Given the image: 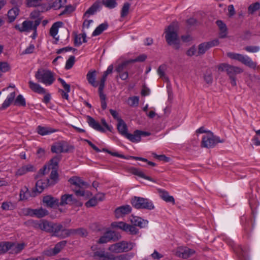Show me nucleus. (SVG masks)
I'll use <instances>...</instances> for the list:
<instances>
[{
	"label": "nucleus",
	"instance_id": "26",
	"mask_svg": "<svg viewBox=\"0 0 260 260\" xmlns=\"http://www.w3.org/2000/svg\"><path fill=\"white\" fill-rule=\"evenodd\" d=\"M36 170L35 169L34 166L29 164L27 165L23 166L20 169H19L17 171L15 175L16 176H21L26 174L27 172H34Z\"/></svg>",
	"mask_w": 260,
	"mask_h": 260
},
{
	"label": "nucleus",
	"instance_id": "32",
	"mask_svg": "<svg viewBox=\"0 0 260 260\" xmlns=\"http://www.w3.org/2000/svg\"><path fill=\"white\" fill-rule=\"evenodd\" d=\"M160 198L166 202L172 203L175 204V200L173 196H169L168 191L159 189L158 190Z\"/></svg>",
	"mask_w": 260,
	"mask_h": 260
},
{
	"label": "nucleus",
	"instance_id": "50",
	"mask_svg": "<svg viewBox=\"0 0 260 260\" xmlns=\"http://www.w3.org/2000/svg\"><path fill=\"white\" fill-rule=\"evenodd\" d=\"M51 170V167H49L48 165H45L42 169H41L37 176H36V178H40L45 174L49 173L50 170Z\"/></svg>",
	"mask_w": 260,
	"mask_h": 260
},
{
	"label": "nucleus",
	"instance_id": "42",
	"mask_svg": "<svg viewBox=\"0 0 260 260\" xmlns=\"http://www.w3.org/2000/svg\"><path fill=\"white\" fill-rule=\"evenodd\" d=\"M34 211V216L38 218H42L49 214L48 211L46 209L42 208L35 209Z\"/></svg>",
	"mask_w": 260,
	"mask_h": 260
},
{
	"label": "nucleus",
	"instance_id": "14",
	"mask_svg": "<svg viewBox=\"0 0 260 260\" xmlns=\"http://www.w3.org/2000/svg\"><path fill=\"white\" fill-rule=\"evenodd\" d=\"M121 237L120 235L114 231H108L101 237L99 239L98 243L99 244L106 243L111 240L113 241L118 240Z\"/></svg>",
	"mask_w": 260,
	"mask_h": 260
},
{
	"label": "nucleus",
	"instance_id": "48",
	"mask_svg": "<svg viewBox=\"0 0 260 260\" xmlns=\"http://www.w3.org/2000/svg\"><path fill=\"white\" fill-rule=\"evenodd\" d=\"M260 9V3L256 2L251 4L248 8L249 14H253L255 12Z\"/></svg>",
	"mask_w": 260,
	"mask_h": 260
},
{
	"label": "nucleus",
	"instance_id": "34",
	"mask_svg": "<svg viewBox=\"0 0 260 260\" xmlns=\"http://www.w3.org/2000/svg\"><path fill=\"white\" fill-rule=\"evenodd\" d=\"M19 10L17 7H15L10 9L7 14L8 22L9 23L13 22L19 14Z\"/></svg>",
	"mask_w": 260,
	"mask_h": 260
},
{
	"label": "nucleus",
	"instance_id": "2",
	"mask_svg": "<svg viewBox=\"0 0 260 260\" xmlns=\"http://www.w3.org/2000/svg\"><path fill=\"white\" fill-rule=\"evenodd\" d=\"M35 228L47 233H52L53 236L62 238L61 235L63 228L62 224L54 223L46 220L35 224Z\"/></svg>",
	"mask_w": 260,
	"mask_h": 260
},
{
	"label": "nucleus",
	"instance_id": "4",
	"mask_svg": "<svg viewBox=\"0 0 260 260\" xmlns=\"http://www.w3.org/2000/svg\"><path fill=\"white\" fill-rule=\"evenodd\" d=\"M218 69L221 72H225L231 80V83L233 86L237 85L235 76L243 72V70L238 67L229 64L228 63L220 64Z\"/></svg>",
	"mask_w": 260,
	"mask_h": 260
},
{
	"label": "nucleus",
	"instance_id": "10",
	"mask_svg": "<svg viewBox=\"0 0 260 260\" xmlns=\"http://www.w3.org/2000/svg\"><path fill=\"white\" fill-rule=\"evenodd\" d=\"M227 56L233 59L237 60L244 64L252 69H255L256 67V63L253 62L249 57L244 56L242 54L236 53L233 52H228Z\"/></svg>",
	"mask_w": 260,
	"mask_h": 260
},
{
	"label": "nucleus",
	"instance_id": "41",
	"mask_svg": "<svg viewBox=\"0 0 260 260\" xmlns=\"http://www.w3.org/2000/svg\"><path fill=\"white\" fill-rule=\"evenodd\" d=\"M101 2V6L104 5L106 7L109 9H113L115 8L117 3L116 0H100Z\"/></svg>",
	"mask_w": 260,
	"mask_h": 260
},
{
	"label": "nucleus",
	"instance_id": "19",
	"mask_svg": "<svg viewBox=\"0 0 260 260\" xmlns=\"http://www.w3.org/2000/svg\"><path fill=\"white\" fill-rule=\"evenodd\" d=\"M127 171L136 176H138L142 178L148 180L153 182H155V180L153 179L152 178L145 175L144 173L139 168H136L135 167H130L127 169Z\"/></svg>",
	"mask_w": 260,
	"mask_h": 260
},
{
	"label": "nucleus",
	"instance_id": "17",
	"mask_svg": "<svg viewBox=\"0 0 260 260\" xmlns=\"http://www.w3.org/2000/svg\"><path fill=\"white\" fill-rule=\"evenodd\" d=\"M42 202L48 208H53L60 206L59 200L51 195L44 196L43 198Z\"/></svg>",
	"mask_w": 260,
	"mask_h": 260
},
{
	"label": "nucleus",
	"instance_id": "16",
	"mask_svg": "<svg viewBox=\"0 0 260 260\" xmlns=\"http://www.w3.org/2000/svg\"><path fill=\"white\" fill-rule=\"evenodd\" d=\"M219 43L218 40L215 39L200 44L198 46L197 56L203 55L210 48L218 45Z\"/></svg>",
	"mask_w": 260,
	"mask_h": 260
},
{
	"label": "nucleus",
	"instance_id": "36",
	"mask_svg": "<svg viewBox=\"0 0 260 260\" xmlns=\"http://www.w3.org/2000/svg\"><path fill=\"white\" fill-rule=\"evenodd\" d=\"M110 255L107 252L103 249L100 251H96L93 253V257L94 258H99V260H109Z\"/></svg>",
	"mask_w": 260,
	"mask_h": 260
},
{
	"label": "nucleus",
	"instance_id": "51",
	"mask_svg": "<svg viewBox=\"0 0 260 260\" xmlns=\"http://www.w3.org/2000/svg\"><path fill=\"white\" fill-rule=\"evenodd\" d=\"M139 98L137 96L129 97L128 99L127 103L131 107H137L139 104Z\"/></svg>",
	"mask_w": 260,
	"mask_h": 260
},
{
	"label": "nucleus",
	"instance_id": "57",
	"mask_svg": "<svg viewBox=\"0 0 260 260\" xmlns=\"http://www.w3.org/2000/svg\"><path fill=\"white\" fill-rule=\"evenodd\" d=\"M109 260H129L127 254H120L117 256L110 255Z\"/></svg>",
	"mask_w": 260,
	"mask_h": 260
},
{
	"label": "nucleus",
	"instance_id": "12",
	"mask_svg": "<svg viewBox=\"0 0 260 260\" xmlns=\"http://www.w3.org/2000/svg\"><path fill=\"white\" fill-rule=\"evenodd\" d=\"M59 204L61 206L69 205L75 207H80L83 205V203L79 199L75 198L74 195L71 194L62 195Z\"/></svg>",
	"mask_w": 260,
	"mask_h": 260
},
{
	"label": "nucleus",
	"instance_id": "43",
	"mask_svg": "<svg viewBox=\"0 0 260 260\" xmlns=\"http://www.w3.org/2000/svg\"><path fill=\"white\" fill-rule=\"evenodd\" d=\"M108 27V24L107 22L103 23L99 25L92 33L93 36H96L100 35L103 31L106 30Z\"/></svg>",
	"mask_w": 260,
	"mask_h": 260
},
{
	"label": "nucleus",
	"instance_id": "31",
	"mask_svg": "<svg viewBox=\"0 0 260 260\" xmlns=\"http://www.w3.org/2000/svg\"><path fill=\"white\" fill-rule=\"evenodd\" d=\"M12 244V246L10 247V250H11L10 253L12 254H17L20 252L25 247V244L24 243L15 244L13 242H10Z\"/></svg>",
	"mask_w": 260,
	"mask_h": 260
},
{
	"label": "nucleus",
	"instance_id": "37",
	"mask_svg": "<svg viewBox=\"0 0 260 260\" xmlns=\"http://www.w3.org/2000/svg\"><path fill=\"white\" fill-rule=\"evenodd\" d=\"M167 69V66L166 64L160 65L157 69V73L159 75L160 78L164 81L169 82V78L166 76L165 74L166 70Z\"/></svg>",
	"mask_w": 260,
	"mask_h": 260
},
{
	"label": "nucleus",
	"instance_id": "22",
	"mask_svg": "<svg viewBox=\"0 0 260 260\" xmlns=\"http://www.w3.org/2000/svg\"><path fill=\"white\" fill-rule=\"evenodd\" d=\"M87 122L89 126L94 129L102 133L105 132V129L100 125V124L90 116H87Z\"/></svg>",
	"mask_w": 260,
	"mask_h": 260
},
{
	"label": "nucleus",
	"instance_id": "54",
	"mask_svg": "<svg viewBox=\"0 0 260 260\" xmlns=\"http://www.w3.org/2000/svg\"><path fill=\"white\" fill-rule=\"evenodd\" d=\"M147 58L146 54H141L138 56L135 59H128L131 63H135L136 62H144Z\"/></svg>",
	"mask_w": 260,
	"mask_h": 260
},
{
	"label": "nucleus",
	"instance_id": "6",
	"mask_svg": "<svg viewBox=\"0 0 260 260\" xmlns=\"http://www.w3.org/2000/svg\"><path fill=\"white\" fill-rule=\"evenodd\" d=\"M35 76L38 82H42L46 85H50L55 81L53 73L48 70L40 69L36 72Z\"/></svg>",
	"mask_w": 260,
	"mask_h": 260
},
{
	"label": "nucleus",
	"instance_id": "62",
	"mask_svg": "<svg viewBox=\"0 0 260 260\" xmlns=\"http://www.w3.org/2000/svg\"><path fill=\"white\" fill-rule=\"evenodd\" d=\"M40 23H41V20L40 19H38L35 21V25H34V29H32V30H34V32L31 36V38L33 39H35L37 36V27L39 25Z\"/></svg>",
	"mask_w": 260,
	"mask_h": 260
},
{
	"label": "nucleus",
	"instance_id": "64",
	"mask_svg": "<svg viewBox=\"0 0 260 260\" xmlns=\"http://www.w3.org/2000/svg\"><path fill=\"white\" fill-rule=\"evenodd\" d=\"M204 80L207 84H211L213 81L212 74L207 72L204 75Z\"/></svg>",
	"mask_w": 260,
	"mask_h": 260
},
{
	"label": "nucleus",
	"instance_id": "56",
	"mask_svg": "<svg viewBox=\"0 0 260 260\" xmlns=\"http://www.w3.org/2000/svg\"><path fill=\"white\" fill-rule=\"evenodd\" d=\"M152 155L153 156V157L159 160L164 161L165 162H169L170 160V158L169 157L166 156L165 155L162 154V155H157L154 152H153L152 153Z\"/></svg>",
	"mask_w": 260,
	"mask_h": 260
},
{
	"label": "nucleus",
	"instance_id": "38",
	"mask_svg": "<svg viewBox=\"0 0 260 260\" xmlns=\"http://www.w3.org/2000/svg\"><path fill=\"white\" fill-rule=\"evenodd\" d=\"M139 130L134 131L133 134H127L126 138L134 143L138 142L141 141V136Z\"/></svg>",
	"mask_w": 260,
	"mask_h": 260
},
{
	"label": "nucleus",
	"instance_id": "30",
	"mask_svg": "<svg viewBox=\"0 0 260 260\" xmlns=\"http://www.w3.org/2000/svg\"><path fill=\"white\" fill-rule=\"evenodd\" d=\"M37 131L39 135L41 136H45L55 132L57 130L49 127H45L39 125L37 128Z\"/></svg>",
	"mask_w": 260,
	"mask_h": 260
},
{
	"label": "nucleus",
	"instance_id": "27",
	"mask_svg": "<svg viewBox=\"0 0 260 260\" xmlns=\"http://www.w3.org/2000/svg\"><path fill=\"white\" fill-rule=\"evenodd\" d=\"M37 195L36 190L33 189L30 192L26 187H24V190H21L20 192V198L21 200H27L29 197H34Z\"/></svg>",
	"mask_w": 260,
	"mask_h": 260
},
{
	"label": "nucleus",
	"instance_id": "25",
	"mask_svg": "<svg viewBox=\"0 0 260 260\" xmlns=\"http://www.w3.org/2000/svg\"><path fill=\"white\" fill-rule=\"evenodd\" d=\"M101 2L100 0L95 1L93 5L85 12L84 17L88 16L90 15H93L97 10L101 7Z\"/></svg>",
	"mask_w": 260,
	"mask_h": 260
},
{
	"label": "nucleus",
	"instance_id": "29",
	"mask_svg": "<svg viewBox=\"0 0 260 260\" xmlns=\"http://www.w3.org/2000/svg\"><path fill=\"white\" fill-rule=\"evenodd\" d=\"M96 73L95 70H92L89 71L86 75V78L88 83L93 87L98 86V83L95 82Z\"/></svg>",
	"mask_w": 260,
	"mask_h": 260
},
{
	"label": "nucleus",
	"instance_id": "44",
	"mask_svg": "<svg viewBox=\"0 0 260 260\" xmlns=\"http://www.w3.org/2000/svg\"><path fill=\"white\" fill-rule=\"evenodd\" d=\"M113 66L112 64H111L108 67L107 70L105 72H104L103 77H102V78L100 80V84L105 85V83L106 80L107 76L109 74H111L113 72Z\"/></svg>",
	"mask_w": 260,
	"mask_h": 260
},
{
	"label": "nucleus",
	"instance_id": "9",
	"mask_svg": "<svg viewBox=\"0 0 260 260\" xmlns=\"http://www.w3.org/2000/svg\"><path fill=\"white\" fill-rule=\"evenodd\" d=\"M132 205L136 209H146L152 210L154 206L152 202L148 199L138 197H134L131 200Z\"/></svg>",
	"mask_w": 260,
	"mask_h": 260
},
{
	"label": "nucleus",
	"instance_id": "45",
	"mask_svg": "<svg viewBox=\"0 0 260 260\" xmlns=\"http://www.w3.org/2000/svg\"><path fill=\"white\" fill-rule=\"evenodd\" d=\"M10 242H3L0 243V253H5L10 250L12 246Z\"/></svg>",
	"mask_w": 260,
	"mask_h": 260
},
{
	"label": "nucleus",
	"instance_id": "40",
	"mask_svg": "<svg viewBox=\"0 0 260 260\" xmlns=\"http://www.w3.org/2000/svg\"><path fill=\"white\" fill-rule=\"evenodd\" d=\"M61 155H57L53 157L49 161L48 166L51 167V169H57L58 162L61 159Z\"/></svg>",
	"mask_w": 260,
	"mask_h": 260
},
{
	"label": "nucleus",
	"instance_id": "5",
	"mask_svg": "<svg viewBox=\"0 0 260 260\" xmlns=\"http://www.w3.org/2000/svg\"><path fill=\"white\" fill-rule=\"evenodd\" d=\"M224 139L215 136L212 132L208 131L207 134L203 136L201 141V147L202 148H211L214 147L219 143H223Z\"/></svg>",
	"mask_w": 260,
	"mask_h": 260
},
{
	"label": "nucleus",
	"instance_id": "3",
	"mask_svg": "<svg viewBox=\"0 0 260 260\" xmlns=\"http://www.w3.org/2000/svg\"><path fill=\"white\" fill-rule=\"evenodd\" d=\"M69 182L74 187L72 190L75 193L76 196L80 197H84L85 196H89L91 195L90 192L86 191L85 189L88 188L89 186V184L84 181L80 177L74 176L70 178Z\"/></svg>",
	"mask_w": 260,
	"mask_h": 260
},
{
	"label": "nucleus",
	"instance_id": "52",
	"mask_svg": "<svg viewBox=\"0 0 260 260\" xmlns=\"http://www.w3.org/2000/svg\"><path fill=\"white\" fill-rule=\"evenodd\" d=\"M127 227L125 228L124 231L129 233L132 235H136L139 232V230L135 226L127 223Z\"/></svg>",
	"mask_w": 260,
	"mask_h": 260
},
{
	"label": "nucleus",
	"instance_id": "33",
	"mask_svg": "<svg viewBox=\"0 0 260 260\" xmlns=\"http://www.w3.org/2000/svg\"><path fill=\"white\" fill-rule=\"evenodd\" d=\"M117 127L118 132L126 137L127 134H128L127 133V127L126 123L122 119H118Z\"/></svg>",
	"mask_w": 260,
	"mask_h": 260
},
{
	"label": "nucleus",
	"instance_id": "46",
	"mask_svg": "<svg viewBox=\"0 0 260 260\" xmlns=\"http://www.w3.org/2000/svg\"><path fill=\"white\" fill-rule=\"evenodd\" d=\"M67 243V241L65 240L57 243L53 248L55 254H58L66 246Z\"/></svg>",
	"mask_w": 260,
	"mask_h": 260
},
{
	"label": "nucleus",
	"instance_id": "20",
	"mask_svg": "<svg viewBox=\"0 0 260 260\" xmlns=\"http://www.w3.org/2000/svg\"><path fill=\"white\" fill-rule=\"evenodd\" d=\"M132 211L129 205H126L120 206L115 210V214L117 218H119L126 214H129Z\"/></svg>",
	"mask_w": 260,
	"mask_h": 260
},
{
	"label": "nucleus",
	"instance_id": "8",
	"mask_svg": "<svg viewBox=\"0 0 260 260\" xmlns=\"http://www.w3.org/2000/svg\"><path fill=\"white\" fill-rule=\"evenodd\" d=\"M134 244L122 241L110 245L108 250L113 253H122L128 251L133 249Z\"/></svg>",
	"mask_w": 260,
	"mask_h": 260
},
{
	"label": "nucleus",
	"instance_id": "11",
	"mask_svg": "<svg viewBox=\"0 0 260 260\" xmlns=\"http://www.w3.org/2000/svg\"><path fill=\"white\" fill-rule=\"evenodd\" d=\"M131 63L129 60H126L117 64L115 67V71L117 73V77H119L122 80H126L128 78L127 70L130 69Z\"/></svg>",
	"mask_w": 260,
	"mask_h": 260
},
{
	"label": "nucleus",
	"instance_id": "63",
	"mask_svg": "<svg viewBox=\"0 0 260 260\" xmlns=\"http://www.w3.org/2000/svg\"><path fill=\"white\" fill-rule=\"evenodd\" d=\"M58 80L60 82V83L62 84L64 90L67 92H70L71 90L70 85L67 84L62 79L59 78Z\"/></svg>",
	"mask_w": 260,
	"mask_h": 260
},
{
	"label": "nucleus",
	"instance_id": "1",
	"mask_svg": "<svg viewBox=\"0 0 260 260\" xmlns=\"http://www.w3.org/2000/svg\"><path fill=\"white\" fill-rule=\"evenodd\" d=\"M178 29V24L176 22H173L165 29V39L167 44L172 46L175 50H178L180 47Z\"/></svg>",
	"mask_w": 260,
	"mask_h": 260
},
{
	"label": "nucleus",
	"instance_id": "13",
	"mask_svg": "<svg viewBox=\"0 0 260 260\" xmlns=\"http://www.w3.org/2000/svg\"><path fill=\"white\" fill-rule=\"evenodd\" d=\"M28 85L29 88L33 92L39 94H45L43 101L45 104H47L49 102L50 100V94L49 93L46 94V90L45 88L41 86V85L38 83H35L32 81H29L28 82Z\"/></svg>",
	"mask_w": 260,
	"mask_h": 260
},
{
	"label": "nucleus",
	"instance_id": "35",
	"mask_svg": "<svg viewBox=\"0 0 260 260\" xmlns=\"http://www.w3.org/2000/svg\"><path fill=\"white\" fill-rule=\"evenodd\" d=\"M51 172L50 175V178L51 181L49 179H47L50 185L52 186L54 185L58 179V175L57 171V169H51Z\"/></svg>",
	"mask_w": 260,
	"mask_h": 260
},
{
	"label": "nucleus",
	"instance_id": "59",
	"mask_svg": "<svg viewBox=\"0 0 260 260\" xmlns=\"http://www.w3.org/2000/svg\"><path fill=\"white\" fill-rule=\"evenodd\" d=\"M10 70V66L7 62H0V70L2 72H6Z\"/></svg>",
	"mask_w": 260,
	"mask_h": 260
},
{
	"label": "nucleus",
	"instance_id": "39",
	"mask_svg": "<svg viewBox=\"0 0 260 260\" xmlns=\"http://www.w3.org/2000/svg\"><path fill=\"white\" fill-rule=\"evenodd\" d=\"M63 23L61 21H58L53 24L50 29V35L54 38L57 34L58 28L62 26Z\"/></svg>",
	"mask_w": 260,
	"mask_h": 260
},
{
	"label": "nucleus",
	"instance_id": "47",
	"mask_svg": "<svg viewBox=\"0 0 260 260\" xmlns=\"http://www.w3.org/2000/svg\"><path fill=\"white\" fill-rule=\"evenodd\" d=\"M130 6L131 5L129 3L126 2L124 3L121 10V17L122 18H124L128 15Z\"/></svg>",
	"mask_w": 260,
	"mask_h": 260
},
{
	"label": "nucleus",
	"instance_id": "55",
	"mask_svg": "<svg viewBox=\"0 0 260 260\" xmlns=\"http://www.w3.org/2000/svg\"><path fill=\"white\" fill-rule=\"evenodd\" d=\"M75 62V57L74 56H70L69 58L67 60L65 68L67 70H69L72 68Z\"/></svg>",
	"mask_w": 260,
	"mask_h": 260
},
{
	"label": "nucleus",
	"instance_id": "58",
	"mask_svg": "<svg viewBox=\"0 0 260 260\" xmlns=\"http://www.w3.org/2000/svg\"><path fill=\"white\" fill-rule=\"evenodd\" d=\"M102 151L104 152H107L108 153H109L110 155L114 156H116V157L122 158H127L126 156H125L123 154H119L118 152H112V151H110L109 150L107 149V148H103Z\"/></svg>",
	"mask_w": 260,
	"mask_h": 260
},
{
	"label": "nucleus",
	"instance_id": "7",
	"mask_svg": "<svg viewBox=\"0 0 260 260\" xmlns=\"http://www.w3.org/2000/svg\"><path fill=\"white\" fill-rule=\"evenodd\" d=\"M16 93L14 91H10V94L7 99L4 101L1 108V109H5L8 107L10 104L14 101V105L23 106H26L25 99L21 94H19L14 100Z\"/></svg>",
	"mask_w": 260,
	"mask_h": 260
},
{
	"label": "nucleus",
	"instance_id": "28",
	"mask_svg": "<svg viewBox=\"0 0 260 260\" xmlns=\"http://www.w3.org/2000/svg\"><path fill=\"white\" fill-rule=\"evenodd\" d=\"M194 253V251L189 248H181L177 252V255L183 258H187Z\"/></svg>",
	"mask_w": 260,
	"mask_h": 260
},
{
	"label": "nucleus",
	"instance_id": "53",
	"mask_svg": "<svg viewBox=\"0 0 260 260\" xmlns=\"http://www.w3.org/2000/svg\"><path fill=\"white\" fill-rule=\"evenodd\" d=\"M43 0H26V5L28 7H36L41 6Z\"/></svg>",
	"mask_w": 260,
	"mask_h": 260
},
{
	"label": "nucleus",
	"instance_id": "61",
	"mask_svg": "<svg viewBox=\"0 0 260 260\" xmlns=\"http://www.w3.org/2000/svg\"><path fill=\"white\" fill-rule=\"evenodd\" d=\"M98 203V201L96 200V198L93 197L85 203V206L87 208L94 207L97 205Z\"/></svg>",
	"mask_w": 260,
	"mask_h": 260
},
{
	"label": "nucleus",
	"instance_id": "18",
	"mask_svg": "<svg viewBox=\"0 0 260 260\" xmlns=\"http://www.w3.org/2000/svg\"><path fill=\"white\" fill-rule=\"evenodd\" d=\"M35 21L26 20L23 22L22 26L16 25L15 28L20 32H28L34 29Z\"/></svg>",
	"mask_w": 260,
	"mask_h": 260
},
{
	"label": "nucleus",
	"instance_id": "49",
	"mask_svg": "<svg viewBox=\"0 0 260 260\" xmlns=\"http://www.w3.org/2000/svg\"><path fill=\"white\" fill-rule=\"evenodd\" d=\"M51 150L53 153H61V152H66L68 151L67 150H64L63 149V145L60 143H59L56 145L52 146Z\"/></svg>",
	"mask_w": 260,
	"mask_h": 260
},
{
	"label": "nucleus",
	"instance_id": "15",
	"mask_svg": "<svg viewBox=\"0 0 260 260\" xmlns=\"http://www.w3.org/2000/svg\"><path fill=\"white\" fill-rule=\"evenodd\" d=\"M78 235L82 237H85L88 235L87 230L84 228H80L77 229H63L61 235L62 238L69 237L71 235Z\"/></svg>",
	"mask_w": 260,
	"mask_h": 260
},
{
	"label": "nucleus",
	"instance_id": "24",
	"mask_svg": "<svg viewBox=\"0 0 260 260\" xmlns=\"http://www.w3.org/2000/svg\"><path fill=\"white\" fill-rule=\"evenodd\" d=\"M216 23L219 29V37L220 38H226L227 37L228 29L225 24L221 20H217Z\"/></svg>",
	"mask_w": 260,
	"mask_h": 260
},
{
	"label": "nucleus",
	"instance_id": "23",
	"mask_svg": "<svg viewBox=\"0 0 260 260\" xmlns=\"http://www.w3.org/2000/svg\"><path fill=\"white\" fill-rule=\"evenodd\" d=\"M50 184L46 179L44 181H43L42 180H39L36 183V187L34 189V190H36V192L37 194L40 193L43 191L44 189L48 186H50Z\"/></svg>",
	"mask_w": 260,
	"mask_h": 260
},
{
	"label": "nucleus",
	"instance_id": "60",
	"mask_svg": "<svg viewBox=\"0 0 260 260\" xmlns=\"http://www.w3.org/2000/svg\"><path fill=\"white\" fill-rule=\"evenodd\" d=\"M104 87V84H100L99 87V92L101 101H106V95L103 93V90Z\"/></svg>",
	"mask_w": 260,
	"mask_h": 260
},
{
	"label": "nucleus",
	"instance_id": "21",
	"mask_svg": "<svg viewBox=\"0 0 260 260\" xmlns=\"http://www.w3.org/2000/svg\"><path fill=\"white\" fill-rule=\"evenodd\" d=\"M131 223L134 226H138L140 228H143L147 226L148 221L146 220H144L141 217L137 216H133L130 219Z\"/></svg>",
	"mask_w": 260,
	"mask_h": 260
}]
</instances>
